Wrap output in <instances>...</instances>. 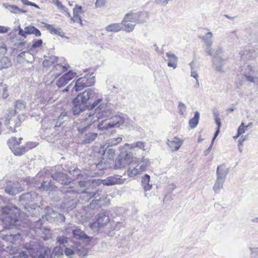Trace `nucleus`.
Segmentation results:
<instances>
[{
    "label": "nucleus",
    "mask_w": 258,
    "mask_h": 258,
    "mask_svg": "<svg viewBox=\"0 0 258 258\" xmlns=\"http://www.w3.org/2000/svg\"><path fill=\"white\" fill-rule=\"evenodd\" d=\"M149 160L143 158L142 160H138L134 162L133 154L130 152H121L115 160L114 164V169H121L125 168L127 165L130 167L127 170L128 176L133 177L146 170Z\"/></svg>",
    "instance_id": "nucleus-2"
},
{
    "label": "nucleus",
    "mask_w": 258,
    "mask_h": 258,
    "mask_svg": "<svg viewBox=\"0 0 258 258\" xmlns=\"http://www.w3.org/2000/svg\"><path fill=\"white\" fill-rule=\"evenodd\" d=\"M99 196L98 191L92 190V191H88L87 190L84 191L82 193V196L83 198H86V200L88 201L92 198H94L95 199L93 200L90 204L89 207L92 210L98 209L101 207L100 199H97Z\"/></svg>",
    "instance_id": "nucleus-10"
},
{
    "label": "nucleus",
    "mask_w": 258,
    "mask_h": 258,
    "mask_svg": "<svg viewBox=\"0 0 258 258\" xmlns=\"http://www.w3.org/2000/svg\"><path fill=\"white\" fill-rule=\"evenodd\" d=\"M22 140V138H19V141H17V139L16 137H12L7 142L8 146L10 149L12 150L16 146H18L20 144V141Z\"/></svg>",
    "instance_id": "nucleus-41"
},
{
    "label": "nucleus",
    "mask_w": 258,
    "mask_h": 258,
    "mask_svg": "<svg viewBox=\"0 0 258 258\" xmlns=\"http://www.w3.org/2000/svg\"><path fill=\"white\" fill-rule=\"evenodd\" d=\"M58 60V57L55 55H50L47 57V58H45L43 62V66L44 68H48L52 64L54 63L55 62H56Z\"/></svg>",
    "instance_id": "nucleus-38"
},
{
    "label": "nucleus",
    "mask_w": 258,
    "mask_h": 258,
    "mask_svg": "<svg viewBox=\"0 0 258 258\" xmlns=\"http://www.w3.org/2000/svg\"><path fill=\"white\" fill-rule=\"evenodd\" d=\"M63 247L59 245L55 246L51 253L53 254L54 258L55 256L59 257L63 255Z\"/></svg>",
    "instance_id": "nucleus-44"
},
{
    "label": "nucleus",
    "mask_w": 258,
    "mask_h": 258,
    "mask_svg": "<svg viewBox=\"0 0 258 258\" xmlns=\"http://www.w3.org/2000/svg\"><path fill=\"white\" fill-rule=\"evenodd\" d=\"M138 12L137 13H133L130 12L126 14L123 18L125 20H127L131 22H134L137 23V17H138Z\"/></svg>",
    "instance_id": "nucleus-43"
},
{
    "label": "nucleus",
    "mask_w": 258,
    "mask_h": 258,
    "mask_svg": "<svg viewBox=\"0 0 258 258\" xmlns=\"http://www.w3.org/2000/svg\"><path fill=\"white\" fill-rule=\"evenodd\" d=\"M69 67L68 64L63 66L61 63H57L55 64L51 72L53 73V75L55 76V77L59 76L60 74L66 71H67Z\"/></svg>",
    "instance_id": "nucleus-27"
},
{
    "label": "nucleus",
    "mask_w": 258,
    "mask_h": 258,
    "mask_svg": "<svg viewBox=\"0 0 258 258\" xmlns=\"http://www.w3.org/2000/svg\"><path fill=\"white\" fill-rule=\"evenodd\" d=\"M88 118L90 121H94V123L98 122L100 119L105 118L111 119L114 115L112 110L107 104H101L93 112L90 111L86 114Z\"/></svg>",
    "instance_id": "nucleus-5"
},
{
    "label": "nucleus",
    "mask_w": 258,
    "mask_h": 258,
    "mask_svg": "<svg viewBox=\"0 0 258 258\" xmlns=\"http://www.w3.org/2000/svg\"><path fill=\"white\" fill-rule=\"evenodd\" d=\"M23 189L18 186V184H16L11 181L7 182V186L5 187V192L10 195L14 196L22 191Z\"/></svg>",
    "instance_id": "nucleus-16"
},
{
    "label": "nucleus",
    "mask_w": 258,
    "mask_h": 258,
    "mask_svg": "<svg viewBox=\"0 0 258 258\" xmlns=\"http://www.w3.org/2000/svg\"><path fill=\"white\" fill-rule=\"evenodd\" d=\"M150 176L145 174L142 178V184L145 191L150 190L152 187V184H150Z\"/></svg>",
    "instance_id": "nucleus-33"
},
{
    "label": "nucleus",
    "mask_w": 258,
    "mask_h": 258,
    "mask_svg": "<svg viewBox=\"0 0 258 258\" xmlns=\"http://www.w3.org/2000/svg\"><path fill=\"white\" fill-rule=\"evenodd\" d=\"M57 242L59 243V244L63 245V246H66V244L68 243V239L67 237L62 236H58L56 238Z\"/></svg>",
    "instance_id": "nucleus-56"
},
{
    "label": "nucleus",
    "mask_w": 258,
    "mask_h": 258,
    "mask_svg": "<svg viewBox=\"0 0 258 258\" xmlns=\"http://www.w3.org/2000/svg\"><path fill=\"white\" fill-rule=\"evenodd\" d=\"M137 23L143 24L149 19V14L146 12H138Z\"/></svg>",
    "instance_id": "nucleus-40"
},
{
    "label": "nucleus",
    "mask_w": 258,
    "mask_h": 258,
    "mask_svg": "<svg viewBox=\"0 0 258 258\" xmlns=\"http://www.w3.org/2000/svg\"><path fill=\"white\" fill-rule=\"evenodd\" d=\"M1 216L6 227L11 229L17 225L20 218V211L13 204H9L2 207Z\"/></svg>",
    "instance_id": "nucleus-3"
},
{
    "label": "nucleus",
    "mask_w": 258,
    "mask_h": 258,
    "mask_svg": "<svg viewBox=\"0 0 258 258\" xmlns=\"http://www.w3.org/2000/svg\"><path fill=\"white\" fill-rule=\"evenodd\" d=\"M122 24L120 23H114L106 26L105 30L107 32L117 33L121 31Z\"/></svg>",
    "instance_id": "nucleus-28"
},
{
    "label": "nucleus",
    "mask_w": 258,
    "mask_h": 258,
    "mask_svg": "<svg viewBox=\"0 0 258 258\" xmlns=\"http://www.w3.org/2000/svg\"><path fill=\"white\" fill-rule=\"evenodd\" d=\"M212 61L213 64L216 67V71L220 73L222 72V66L224 64V59L219 56H215L213 58Z\"/></svg>",
    "instance_id": "nucleus-32"
},
{
    "label": "nucleus",
    "mask_w": 258,
    "mask_h": 258,
    "mask_svg": "<svg viewBox=\"0 0 258 258\" xmlns=\"http://www.w3.org/2000/svg\"><path fill=\"white\" fill-rule=\"evenodd\" d=\"M53 3L57 7L58 9L62 10L64 12L68 11V8L62 5L61 3L59 0H55Z\"/></svg>",
    "instance_id": "nucleus-60"
},
{
    "label": "nucleus",
    "mask_w": 258,
    "mask_h": 258,
    "mask_svg": "<svg viewBox=\"0 0 258 258\" xmlns=\"http://www.w3.org/2000/svg\"><path fill=\"white\" fill-rule=\"evenodd\" d=\"M44 213L46 220L49 222H63L65 221V216L62 214L54 211L51 207H46L44 209Z\"/></svg>",
    "instance_id": "nucleus-9"
},
{
    "label": "nucleus",
    "mask_w": 258,
    "mask_h": 258,
    "mask_svg": "<svg viewBox=\"0 0 258 258\" xmlns=\"http://www.w3.org/2000/svg\"><path fill=\"white\" fill-rule=\"evenodd\" d=\"M43 43V41L41 39L34 40L32 45V48H37L40 47Z\"/></svg>",
    "instance_id": "nucleus-61"
},
{
    "label": "nucleus",
    "mask_w": 258,
    "mask_h": 258,
    "mask_svg": "<svg viewBox=\"0 0 258 258\" xmlns=\"http://www.w3.org/2000/svg\"><path fill=\"white\" fill-rule=\"evenodd\" d=\"M74 249H75V254H76L80 256L84 257L87 255V249L81 245L75 246V247H74Z\"/></svg>",
    "instance_id": "nucleus-42"
},
{
    "label": "nucleus",
    "mask_w": 258,
    "mask_h": 258,
    "mask_svg": "<svg viewBox=\"0 0 258 258\" xmlns=\"http://www.w3.org/2000/svg\"><path fill=\"white\" fill-rule=\"evenodd\" d=\"M123 225V222L113 221L110 223V229L109 230L106 229L104 233L108 236H113L115 235L114 231L120 230Z\"/></svg>",
    "instance_id": "nucleus-23"
},
{
    "label": "nucleus",
    "mask_w": 258,
    "mask_h": 258,
    "mask_svg": "<svg viewBox=\"0 0 258 258\" xmlns=\"http://www.w3.org/2000/svg\"><path fill=\"white\" fill-rule=\"evenodd\" d=\"M145 143L142 141H138L136 143H133L131 145V147L139 148V149H143L145 147Z\"/></svg>",
    "instance_id": "nucleus-58"
},
{
    "label": "nucleus",
    "mask_w": 258,
    "mask_h": 258,
    "mask_svg": "<svg viewBox=\"0 0 258 258\" xmlns=\"http://www.w3.org/2000/svg\"><path fill=\"white\" fill-rule=\"evenodd\" d=\"M51 177L53 180L64 185H68L72 181V178L67 174L62 172H56L53 174L52 173Z\"/></svg>",
    "instance_id": "nucleus-13"
},
{
    "label": "nucleus",
    "mask_w": 258,
    "mask_h": 258,
    "mask_svg": "<svg viewBox=\"0 0 258 258\" xmlns=\"http://www.w3.org/2000/svg\"><path fill=\"white\" fill-rule=\"evenodd\" d=\"M79 201L76 199H73L69 201H67L64 203V208L67 211H71L75 208L78 204Z\"/></svg>",
    "instance_id": "nucleus-37"
},
{
    "label": "nucleus",
    "mask_w": 258,
    "mask_h": 258,
    "mask_svg": "<svg viewBox=\"0 0 258 258\" xmlns=\"http://www.w3.org/2000/svg\"><path fill=\"white\" fill-rule=\"evenodd\" d=\"M124 122V119L120 115H115L111 119H104L97 125L99 131L104 132L114 127H119Z\"/></svg>",
    "instance_id": "nucleus-7"
},
{
    "label": "nucleus",
    "mask_w": 258,
    "mask_h": 258,
    "mask_svg": "<svg viewBox=\"0 0 258 258\" xmlns=\"http://www.w3.org/2000/svg\"><path fill=\"white\" fill-rule=\"evenodd\" d=\"M12 63L10 58L7 56L0 57V71L11 67Z\"/></svg>",
    "instance_id": "nucleus-34"
},
{
    "label": "nucleus",
    "mask_w": 258,
    "mask_h": 258,
    "mask_svg": "<svg viewBox=\"0 0 258 258\" xmlns=\"http://www.w3.org/2000/svg\"><path fill=\"white\" fill-rule=\"evenodd\" d=\"M18 113L16 111L13 109L8 110V113L6 114V120L5 123L6 125L8 126L9 124H14L15 127L20 126L21 119L20 115H18L16 118H14Z\"/></svg>",
    "instance_id": "nucleus-12"
},
{
    "label": "nucleus",
    "mask_w": 258,
    "mask_h": 258,
    "mask_svg": "<svg viewBox=\"0 0 258 258\" xmlns=\"http://www.w3.org/2000/svg\"><path fill=\"white\" fill-rule=\"evenodd\" d=\"M29 253L32 258H54L50 248L38 243L30 245Z\"/></svg>",
    "instance_id": "nucleus-6"
},
{
    "label": "nucleus",
    "mask_w": 258,
    "mask_h": 258,
    "mask_svg": "<svg viewBox=\"0 0 258 258\" xmlns=\"http://www.w3.org/2000/svg\"><path fill=\"white\" fill-rule=\"evenodd\" d=\"M113 163L110 162L108 161L101 160L98 163H94L91 165V168L94 169V168L98 169L99 170H103L112 167Z\"/></svg>",
    "instance_id": "nucleus-26"
},
{
    "label": "nucleus",
    "mask_w": 258,
    "mask_h": 258,
    "mask_svg": "<svg viewBox=\"0 0 258 258\" xmlns=\"http://www.w3.org/2000/svg\"><path fill=\"white\" fill-rule=\"evenodd\" d=\"M191 69V75L190 76L197 80L199 77L198 74L196 73L193 67V62H191L189 64Z\"/></svg>",
    "instance_id": "nucleus-62"
},
{
    "label": "nucleus",
    "mask_w": 258,
    "mask_h": 258,
    "mask_svg": "<svg viewBox=\"0 0 258 258\" xmlns=\"http://www.w3.org/2000/svg\"><path fill=\"white\" fill-rule=\"evenodd\" d=\"M254 74L255 71L253 67L250 65H247L243 74V76L247 82L252 83L258 86V77L251 75Z\"/></svg>",
    "instance_id": "nucleus-14"
},
{
    "label": "nucleus",
    "mask_w": 258,
    "mask_h": 258,
    "mask_svg": "<svg viewBox=\"0 0 258 258\" xmlns=\"http://www.w3.org/2000/svg\"><path fill=\"white\" fill-rule=\"evenodd\" d=\"M239 54L242 58H246L247 59H252L254 57L255 51L253 50H249L246 49L245 50H241L239 52Z\"/></svg>",
    "instance_id": "nucleus-35"
},
{
    "label": "nucleus",
    "mask_w": 258,
    "mask_h": 258,
    "mask_svg": "<svg viewBox=\"0 0 258 258\" xmlns=\"http://www.w3.org/2000/svg\"><path fill=\"white\" fill-rule=\"evenodd\" d=\"M23 37L26 38L27 35L33 34L36 37H39L41 35V33L39 29L33 25H29L24 28Z\"/></svg>",
    "instance_id": "nucleus-25"
},
{
    "label": "nucleus",
    "mask_w": 258,
    "mask_h": 258,
    "mask_svg": "<svg viewBox=\"0 0 258 258\" xmlns=\"http://www.w3.org/2000/svg\"><path fill=\"white\" fill-rule=\"evenodd\" d=\"M225 181H222L220 179H216L215 183L213 186V190H214L215 194L219 193L221 189L223 188V183Z\"/></svg>",
    "instance_id": "nucleus-47"
},
{
    "label": "nucleus",
    "mask_w": 258,
    "mask_h": 258,
    "mask_svg": "<svg viewBox=\"0 0 258 258\" xmlns=\"http://www.w3.org/2000/svg\"><path fill=\"white\" fill-rule=\"evenodd\" d=\"M68 81H67L66 79L64 78V76L62 75L57 81L56 82V85L58 88H61L64 86H65L67 84H68Z\"/></svg>",
    "instance_id": "nucleus-53"
},
{
    "label": "nucleus",
    "mask_w": 258,
    "mask_h": 258,
    "mask_svg": "<svg viewBox=\"0 0 258 258\" xmlns=\"http://www.w3.org/2000/svg\"><path fill=\"white\" fill-rule=\"evenodd\" d=\"M96 221L90 225V227L91 228H92L93 225H95L96 224H97L100 228L103 227L104 226L106 225L110 220L108 215L105 212L98 214L96 215Z\"/></svg>",
    "instance_id": "nucleus-15"
},
{
    "label": "nucleus",
    "mask_w": 258,
    "mask_h": 258,
    "mask_svg": "<svg viewBox=\"0 0 258 258\" xmlns=\"http://www.w3.org/2000/svg\"><path fill=\"white\" fill-rule=\"evenodd\" d=\"M229 168H226V165L224 164L218 166L216 170V179L225 181L226 176L229 172Z\"/></svg>",
    "instance_id": "nucleus-19"
},
{
    "label": "nucleus",
    "mask_w": 258,
    "mask_h": 258,
    "mask_svg": "<svg viewBox=\"0 0 258 258\" xmlns=\"http://www.w3.org/2000/svg\"><path fill=\"white\" fill-rule=\"evenodd\" d=\"M15 155L21 156L27 151V148L26 147L22 146L19 147L16 146L14 149L11 150Z\"/></svg>",
    "instance_id": "nucleus-49"
},
{
    "label": "nucleus",
    "mask_w": 258,
    "mask_h": 258,
    "mask_svg": "<svg viewBox=\"0 0 258 258\" xmlns=\"http://www.w3.org/2000/svg\"><path fill=\"white\" fill-rule=\"evenodd\" d=\"M167 145L172 151H177L181 145V142L177 138H174L173 141L167 140Z\"/></svg>",
    "instance_id": "nucleus-31"
},
{
    "label": "nucleus",
    "mask_w": 258,
    "mask_h": 258,
    "mask_svg": "<svg viewBox=\"0 0 258 258\" xmlns=\"http://www.w3.org/2000/svg\"><path fill=\"white\" fill-rule=\"evenodd\" d=\"M73 238L76 240L90 244L93 240V237L88 236L79 227H74L72 229Z\"/></svg>",
    "instance_id": "nucleus-11"
},
{
    "label": "nucleus",
    "mask_w": 258,
    "mask_h": 258,
    "mask_svg": "<svg viewBox=\"0 0 258 258\" xmlns=\"http://www.w3.org/2000/svg\"><path fill=\"white\" fill-rule=\"evenodd\" d=\"M251 252V256L254 258H258V247H249Z\"/></svg>",
    "instance_id": "nucleus-63"
},
{
    "label": "nucleus",
    "mask_w": 258,
    "mask_h": 258,
    "mask_svg": "<svg viewBox=\"0 0 258 258\" xmlns=\"http://www.w3.org/2000/svg\"><path fill=\"white\" fill-rule=\"evenodd\" d=\"M200 119V113L196 111L194 113V116L189 120V125L191 128H195L198 124Z\"/></svg>",
    "instance_id": "nucleus-39"
},
{
    "label": "nucleus",
    "mask_w": 258,
    "mask_h": 258,
    "mask_svg": "<svg viewBox=\"0 0 258 258\" xmlns=\"http://www.w3.org/2000/svg\"><path fill=\"white\" fill-rule=\"evenodd\" d=\"M57 188L53 181H52L51 180L49 181L43 180L39 186V190L40 191H51L56 190Z\"/></svg>",
    "instance_id": "nucleus-22"
},
{
    "label": "nucleus",
    "mask_w": 258,
    "mask_h": 258,
    "mask_svg": "<svg viewBox=\"0 0 258 258\" xmlns=\"http://www.w3.org/2000/svg\"><path fill=\"white\" fill-rule=\"evenodd\" d=\"M105 146H104L100 148L99 150V153H101L103 156L106 155V157H107L108 161L113 163V159L115 154V150L109 147L106 146V147L105 148Z\"/></svg>",
    "instance_id": "nucleus-21"
},
{
    "label": "nucleus",
    "mask_w": 258,
    "mask_h": 258,
    "mask_svg": "<svg viewBox=\"0 0 258 258\" xmlns=\"http://www.w3.org/2000/svg\"><path fill=\"white\" fill-rule=\"evenodd\" d=\"M94 125V121H90L88 118L82 122V124L77 127V130L82 139V144H88L93 142L98 134L90 131L91 126Z\"/></svg>",
    "instance_id": "nucleus-4"
},
{
    "label": "nucleus",
    "mask_w": 258,
    "mask_h": 258,
    "mask_svg": "<svg viewBox=\"0 0 258 258\" xmlns=\"http://www.w3.org/2000/svg\"><path fill=\"white\" fill-rule=\"evenodd\" d=\"M69 117V115L68 114V112H62L59 115V116L58 117V118L54 120L53 123V128H56L57 127H60L61 128H63L65 124V121L66 120L64 119L65 118H68Z\"/></svg>",
    "instance_id": "nucleus-24"
},
{
    "label": "nucleus",
    "mask_w": 258,
    "mask_h": 258,
    "mask_svg": "<svg viewBox=\"0 0 258 258\" xmlns=\"http://www.w3.org/2000/svg\"><path fill=\"white\" fill-rule=\"evenodd\" d=\"M28 254L26 251H22L18 255L13 257V258H28Z\"/></svg>",
    "instance_id": "nucleus-64"
},
{
    "label": "nucleus",
    "mask_w": 258,
    "mask_h": 258,
    "mask_svg": "<svg viewBox=\"0 0 258 258\" xmlns=\"http://www.w3.org/2000/svg\"><path fill=\"white\" fill-rule=\"evenodd\" d=\"M84 12L82 6L76 5L73 9V16H79L80 13L83 14Z\"/></svg>",
    "instance_id": "nucleus-54"
},
{
    "label": "nucleus",
    "mask_w": 258,
    "mask_h": 258,
    "mask_svg": "<svg viewBox=\"0 0 258 258\" xmlns=\"http://www.w3.org/2000/svg\"><path fill=\"white\" fill-rule=\"evenodd\" d=\"M76 75V73L75 72H74L72 70H70L69 72L64 74L63 76H64V78L66 79L67 81H68L69 82L70 80L75 77Z\"/></svg>",
    "instance_id": "nucleus-55"
},
{
    "label": "nucleus",
    "mask_w": 258,
    "mask_h": 258,
    "mask_svg": "<svg viewBox=\"0 0 258 258\" xmlns=\"http://www.w3.org/2000/svg\"><path fill=\"white\" fill-rule=\"evenodd\" d=\"M61 191L66 195L70 194H76L79 193L80 190L75 189L70 186L66 188H64L61 190Z\"/></svg>",
    "instance_id": "nucleus-52"
},
{
    "label": "nucleus",
    "mask_w": 258,
    "mask_h": 258,
    "mask_svg": "<svg viewBox=\"0 0 258 258\" xmlns=\"http://www.w3.org/2000/svg\"><path fill=\"white\" fill-rule=\"evenodd\" d=\"M246 128L245 127L244 123L242 122L239 126L238 127L237 130V136H240L242 134L244 133Z\"/></svg>",
    "instance_id": "nucleus-59"
},
{
    "label": "nucleus",
    "mask_w": 258,
    "mask_h": 258,
    "mask_svg": "<svg viewBox=\"0 0 258 258\" xmlns=\"http://www.w3.org/2000/svg\"><path fill=\"white\" fill-rule=\"evenodd\" d=\"M40 102L41 103H46L51 101V97L49 96V93L48 91L43 92L40 96Z\"/></svg>",
    "instance_id": "nucleus-45"
},
{
    "label": "nucleus",
    "mask_w": 258,
    "mask_h": 258,
    "mask_svg": "<svg viewBox=\"0 0 258 258\" xmlns=\"http://www.w3.org/2000/svg\"><path fill=\"white\" fill-rule=\"evenodd\" d=\"M125 180V178H121V176L118 175H114L113 176H108L103 181L104 185L108 186L116 184H122Z\"/></svg>",
    "instance_id": "nucleus-17"
},
{
    "label": "nucleus",
    "mask_w": 258,
    "mask_h": 258,
    "mask_svg": "<svg viewBox=\"0 0 258 258\" xmlns=\"http://www.w3.org/2000/svg\"><path fill=\"white\" fill-rule=\"evenodd\" d=\"M41 174L42 173H39L34 177H28L26 178L24 181L27 182V184L28 185L33 186L37 189H39V186H40L41 182H42L41 180Z\"/></svg>",
    "instance_id": "nucleus-20"
},
{
    "label": "nucleus",
    "mask_w": 258,
    "mask_h": 258,
    "mask_svg": "<svg viewBox=\"0 0 258 258\" xmlns=\"http://www.w3.org/2000/svg\"><path fill=\"white\" fill-rule=\"evenodd\" d=\"M122 141V138L121 137H118L115 138H113L108 140L107 141V143L106 144V145H107V147H112L113 146L117 145L118 143L121 142Z\"/></svg>",
    "instance_id": "nucleus-51"
},
{
    "label": "nucleus",
    "mask_w": 258,
    "mask_h": 258,
    "mask_svg": "<svg viewBox=\"0 0 258 258\" xmlns=\"http://www.w3.org/2000/svg\"><path fill=\"white\" fill-rule=\"evenodd\" d=\"M26 107V103L22 100H17L15 102V110L18 113L21 111L25 110Z\"/></svg>",
    "instance_id": "nucleus-46"
},
{
    "label": "nucleus",
    "mask_w": 258,
    "mask_h": 258,
    "mask_svg": "<svg viewBox=\"0 0 258 258\" xmlns=\"http://www.w3.org/2000/svg\"><path fill=\"white\" fill-rule=\"evenodd\" d=\"M3 6L11 13L17 14L18 7L14 5H10L8 3H4Z\"/></svg>",
    "instance_id": "nucleus-50"
},
{
    "label": "nucleus",
    "mask_w": 258,
    "mask_h": 258,
    "mask_svg": "<svg viewBox=\"0 0 258 258\" xmlns=\"http://www.w3.org/2000/svg\"><path fill=\"white\" fill-rule=\"evenodd\" d=\"M102 100V95L95 88L87 89L73 99L72 113L74 115H78L87 109L92 110Z\"/></svg>",
    "instance_id": "nucleus-1"
},
{
    "label": "nucleus",
    "mask_w": 258,
    "mask_h": 258,
    "mask_svg": "<svg viewBox=\"0 0 258 258\" xmlns=\"http://www.w3.org/2000/svg\"><path fill=\"white\" fill-rule=\"evenodd\" d=\"M70 174L73 175L75 179H82L86 176V173L84 171L80 170L78 168H75L73 170L69 171Z\"/></svg>",
    "instance_id": "nucleus-30"
},
{
    "label": "nucleus",
    "mask_w": 258,
    "mask_h": 258,
    "mask_svg": "<svg viewBox=\"0 0 258 258\" xmlns=\"http://www.w3.org/2000/svg\"><path fill=\"white\" fill-rule=\"evenodd\" d=\"M38 194L34 191H28L23 194L20 197V201L24 202L25 204L28 205L30 202H33L37 198Z\"/></svg>",
    "instance_id": "nucleus-18"
},
{
    "label": "nucleus",
    "mask_w": 258,
    "mask_h": 258,
    "mask_svg": "<svg viewBox=\"0 0 258 258\" xmlns=\"http://www.w3.org/2000/svg\"><path fill=\"white\" fill-rule=\"evenodd\" d=\"M93 73L87 74L84 77H81L77 80L73 89L78 92L82 90L85 87L93 86L95 83V77L93 76Z\"/></svg>",
    "instance_id": "nucleus-8"
},
{
    "label": "nucleus",
    "mask_w": 258,
    "mask_h": 258,
    "mask_svg": "<svg viewBox=\"0 0 258 258\" xmlns=\"http://www.w3.org/2000/svg\"><path fill=\"white\" fill-rule=\"evenodd\" d=\"M213 34L212 32H207L202 38L206 46H211L212 44V37Z\"/></svg>",
    "instance_id": "nucleus-48"
},
{
    "label": "nucleus",
    "mask_w": 258,
    "mask_h": 258,
    "mask_svg": "<svg viewBox=\"0 0 258 258\" xmlns=\"http://www.w3.org/2000/svg\"><path fill=\"white\" fill-rule=\"evenodd\" d=\"M128 22L129 21L127 20L124 21V19L123 18L122 20L120 22V24H122V29H121V31H125L126 32H131L134 30L135 24L128 23Z\"/></svg>",
    "instance_id": "nucleus-36"
},
{
    "label": "nucleus",
    "mask_w": 258,
    "mask_h": 258,
    "mask_svg": "<svg viewBox=\"0 0 258 258\" xmlns=\"http://www.w3.org/2000/svg\"><path fill=\"white\" fill-rule=\"evenodd\" d=\"M166 56L168 58L167 66L169 67L173 68L174 69H176L177 66V57L175 54L171 53L170 52H167Z\"/></svg>",
    "instance_id": "nucleus-29"
},
{
    "label": "nucleus",
    "mask_w": 258,
    "mask_h": 258,
    "mask_svg": "<svg viewBox=\"0 0 258 258\" xmlns=\"http://www.w3.org/2000/svg\"><path fill=\"white\" fill-rule=\"evenodd\" d=\"M178 108L179 109V113L181 115H183L186 111V106L182 102H179L178 105Z\"/></svg>",
    "instance_id": "nucleus-57"
}]
</instances>
